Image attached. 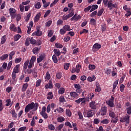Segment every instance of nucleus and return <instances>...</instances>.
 I'll use <instances>...</instances> for the list:
<instances>
[{
    "instance_id": "f257e3e1",
    "label": "nucleus",
    "mask_w": 131,
    "mask_h": 131,
    "mask_svg": "<svg viewBox=\"0 0 131 131\" xmlns=\"http://www.w3.org/2000/svg\"><path fill=\"white\" fill-rule=\"evenodd\" d=\"M38 103L34 102H31V103L28 104L25 107V112L26 113H28L30 110L34 108V111H36L38 108Z\"/></svg>"
},
{
    "instance_id": "f03ea898",
    "label": "nucleus",
    "mask_w": 131,
    "mask_h": 131,
    "mask_svg": "<svg viewBox=\"0 0 131 131\" xmlns=\"http://www.w3.org/2000/svg\"><path fill=\"white\" fill-rule=\"evenodd\" d=\"M75 102L78 105H79L81 103V106H84V105H85V103H86V102H89V98L85 97L80 98L76 100Z\"/></svg>"
},
{
    "instance_id": "7ed1b4c3",
    "label": "nucleus",
    "mask_w": 131,
    "mask_h": 131,
    "mask_svg": "<svg viewBox=\"0 0 131 131\" xmlns=\"http://www.w3.org/2000/svg\"><path fill=\"white\" fill-rule=\"evenodd\" d=\"M114 100H115V98L113 96H111L110 100L106 101V103L108 106L111 107V108H113L115 107V104H114Z\"/></svg>"
},
{
    "instance_id": "20e7f679",
    "label": "nucleus",
    "mask_w": 131,
    "mask_h": 131,
    "mask_svg": "<svg viewBox=\"0 0 131 131\" xmlns=\"http://www.w3.org/2000/svg\"><path fill=\"white\" fill-rule=\"evenodd\" d=\"M129 118H130V116L129 115H127L120 119V122L124 123L125 122L126 124H128L129 123Z\"/></svg>"
},
{
    "instance_id": "39448f33",
    "label": "nucleus",
    "mask_w": 131,
    "mask_h": 131,
    "mask_svg": "<svg viewBox=\"0 0 131 131\" xmlns=\"http://www.w3.org/2000/svg\"><path fill=\"white\" fill-rule=\"evenodd\" d=\"M99 113L101 116H105L107 114V106H103L101 107Z\"/></svg>"
},
{
    "instance_id": "423d86ee",
    "label": "nucleus",
    "mask_w": 131,
    "mask_h": 131,
    "mask_svg": "<svg viewBox=\"0 0 131 131\" xmlns=\"http://www.w3.org/2000/svg\"><path fill=\"white\" fill-rule=\"evenodd\" d=\"M101 44H99V43H95L92 48V51L94 53L97 52V51H99L100 49H101Z\"/></svg>"
},
{
    "instance_id": "0eeeda50",
    "label": "nucleus",
    "mask_w": 131,
    "mask_h": 131,
    "mask_svg": "<svg viewBox=\"0 0 131 131\" xmlns=\"http://www.w3.org/2000/svg\"><path fill=\"white\" fill-rule=\"evenodd\" d=\"M70 96L72 99H78L79 98V94L74 91L70 92Z\"/></svg>"
},
{
    "instance_id": "6e6552de",
    "label": "nucleus",
    "mask_w": 131,
    "mask_h": 131,
    "mask_svg": "<svg viewBox=\"0 0 131 131\" xmlns=\"http://www.w3.org/2000/svg\"><path fill=\"white\" fill-rule=\"evenodd\" d=\"M81 19V16L80 15H77V13H76L74 15V16L71 18V21H76L77 22L78 20H80Z\"/></svg>"
},
{
    "instance_id": "1a4fd4ad",
    "label": "nucleus",
    "mask_w": 131,
    "mask_h": 131,
    "mask_svg": "<svg viewBox=\"0 0 131 131\" xmlns=\"http://www.w3.org/2000/svg\"><path fill=\"white\" fill-rule=\"evenodd\" d=\"M74 12L72 11L66 15H64L62 16V19L63 20H68V19H69V18H71V17H73L74 16Z\"/></svg>"
},
{
    "instance_id": "9d476101",
    "label": "nucleus",
    "mask_w": 131,
    "mask_h": 131,
    "mask_svg": "<svg viewBox=\"0 0 131 131\" xmlns=\"http://www.w3.org/2000/svg\"><path fill=\"white\" fill-rule=\"evenodd\" d=\"M46 59V55L45 53H41L40 55L37 58V63H40L41 61L45 60Z\"/></svg>"
},
{
    "instance_id": "9b49d317",
    "label": "nucleus",
    "mask_w": 131,
    "mask_h": 131,
    "mask_svg": "<svg viewBox=\"0 0 131 131\" xmlns=\"http://www.w3.org/2000/svg\"><path fill=\"white\" fill-rule=\"evenodd\" d=\"M9 12L11 17L15 18V13H16V10L13 8H10L9 9Z\"/></svg>"
},
{
    "instance_id": "f8f14e48",
    "label": "nucleus",
    "mask_w": 131,
    "mask_h": 131,
    "mask_svg": "<svg viewBox=\"0 0 131 131\" xmlns=\"http://www.w3.org/2000/svg\"><path fill=\"white\" fill-rule=\"evenodd\" d=\"M94 115H95V112L93 110H90L86 112V117L88 118L93 117Z\"/></svg>"
},
{
    "instance_id": "ddd939ff",
    "label": "nucleus",
    "mask_w": 131,
    "mask_h": 131,
    "mask_svg": "<svg viewBox=\"0 0 131 131\" xmlns=\"http://www.w3.org/2000/svg\"><path fill=\"white\" fill-rule=\"evenodd\" d=\"M109 115L112 118H115V117H116V114L113 112L112 108H110L109 110Z\"/></svg>"
},
{
    "instance_id": "4468645a",
    "label": "nucleus",
    "mask_w": 131,
    "mask_h": 131,
    "mask_svg": "<svg viewBox=\"0 0 131 131\" xmlns=\"http://www.w3.org/2000/svg\"><path fill=\"white\" fill-rule=\"evenodd\" d=\"M89 107L93 109V110H96L97 109V105H96V102L92 101L89 104Z\"/></svg>"
},
{
    "instance_id": "2eb2a0df",
    "label": "nucleus",
    "mask_w": 131,
    "mask_h": 131,
    "mask_svg": "<svg viewBox=\"0 0 131 131\" xmlns=\"http://www.w3.org/2000/svg\"><path fill=\"white\" fill-rule=\"evenodd\" d=\"M9 29L11 31H13V32H16L17 27L15 26V24H11L9 27Z\"/></svg>"
},
{
    "instance_id": "dca6fc26",
    "label": "nucleus",
    "mask_w": 131,
    "mask_h": 131,
    "mask_svg": "<svg viewBox=\"0 0 131 131\" xmlns=\"http://www.w3.org/2000/svg\"><path fill=\"white\" fill-rule=\"evenodd\" d=\"M107 6L111 10H112V8H116V4H113L112 1H108L107 4Z\"/></svg>"
},
{
    "instance_id": "f3484780",
    "label": "nucleus",
    "mask_w": 131,
    "mask_h": 131,
    "mask_svg": "<svg viewBox=\"0 0 131 131\" xmlns=\"http://www.w3.org/2000/svg\"><path fill=\"white\" fill-rule=\"evenodd\" d=\"M33 34H35L36 36H41L42 35V32L39 30V28L38 27L36 28V32L33 33Z\"/></svg>"
},
{
    "instance_id": "a211bd4d",
    "label": "nucleus",
    "mask_w": 131,
    "mask_h": 131,
    "mask_svg": "<svg viewBox=\"0 0 131 131\" xmlns=\"http://www.w3.org/2000/svg\"><path fill=\"white\" fill-rule=\"evenodd\" d=\"M46 90L48 89H53V82L52 80H49V83L45 85Z\"/></svg>"
},
{
    "instance_id": "6ab92c4d",
    "label": "nucleus",
    "mask_w": 131,
    "mask_h": 131,
    "mask_svg": "<svg viewBox=\"0 0 131 131\" xmlns=\"http://www.w3.org/2000/svg\"><path fill=\"white\" fill-rule=\"evenodd\" d=\"M26 94H27V98L29 99V98H30V97H31V96L32 95V94H33V91H32V90H27Z\"/></svg>"
},
{
    "instance_id": "aec40b11",
    "label": "nucleus",
    "mask_w": 131,
    "mask_h": 131,
    "mask_svg": "<svg viewBox=\"0 0 131 131\" xmlns=\"http://www.w3.org/2000/svg\"><path fill=\"white\" fill-rule=\"evenodd\" d=\"M10 114H12V117H14V118H17L18 117V114L16 113V111H15V110H12L10 111Z\"/></svg>"
},
{
    "instance_id": "412c9836",
    "label": "nucleus",
    "mask_w": 131,
    "mask_h": 131,
    "mask_svg": "<svg viewBox=\"0 0 131 131\" xmlns=\"http://www.w3.org/2000/svg\"><path fill=\"white\" fill-rule=\"evenodd\" d=\"M19 67H20V64H17L13 69L14 73H19Z\"/></svg>"
},
{
    "instance_id": "4be33fe9",
    "label": "nucleus",
    "mask_w": 131,
    "mask_h": 131,
    "mask_svg": "<svg viewBox=\"0 0 131 131\" xmlns=\"http://www.w3.org/2000/svg\"><path fill=\"white\" fill-rule=\"evenodd\" d=\"M87 80L90 82H92V81H95V80H96V76L93 75L92 77H88Z\"/></svg>"
},
{
    "instance_id": "5701e85b",
    "label": "nucleus",
    "mask_w": 131,
    "mask_h": 131,
    "mask_svg": "<svg viewBox=\"0 0 131 131\" xmlns=\"http://www.w3.org/2000/svg\"><path fill=\"white\" fill-rule=\"evenodd\" d=\"M40 16H41V14H40V13H37L34 18V22H38V21H39Z\"/></svg>"
},
{
    "instance_id": "b1692460",
    "label": "nucleus",
    "mask_w": 131,
    "mask_h": 131,
    "mask_svg": "<svg viewBox=\"0 0 131 131\" xmlns=\"http://www.w3.org/2000/svg\"><path fill=\"white\" fill-rule=\"evenodd\" d=\"M53 52L55 54L56 56H57V57H59V56L61 55V52H60V50L59 49H54L53 50Z\"/></svg>"
},
{
    "instance_id": "393cba45",
    "label": "nucleus",
    "mask_w": 131,
    "mask_h": 131,
    "mask_svg": "<svg viewBox=\"0 0 131 131\" xmlns=\"http://www.w3.org/2000/svg\"><path fill=\"white\" fill-rule=\"evenodd\" d=\"M7 41V36L4 35L1 38V45H4Z\"/></svg>"
},
{
    "instance_id": "a878e982",
    "label": "nucleus",
    "mask_w": 131,
    "mask_h": 131,
    "mask_svg": "<svg viewBox=\"0 0 131 131\" xmlns=\"http://www.w3.org/2000/svg\"><path fill=\"white\" fill-rule=\"evenodd\" d=\"M28 88V84L27 83L24 84L21 88V91L23 92H26V90H27Z\"/></svg>"
},
{
    "instance_id": "bb28decb",
    "label": "nucleus",
    "mask_w": 131,
    "mask_h": 131,
    "mask_svg": "<svg viewBox=\"0 0 131 131\" xmlns=\"http://www.w3.org/2000/svg\"><path fill=\"white\" fill-rule=\"evenodd\" d=\"M54 98V95H53V92H50L48 94L47 99L48 100H52Z\"/></svg>"
},
{
    "instance_id": "cd10ccee",
    "label": "nucleus",
    "mask_w": 131,
    "mask_h": 131,
    "mask_svg": "<svg viewBox=\"0 0 131 131\" xmlns=\"http://www.w3.org/2000/svg\"><path fill=\"white\" fill-rule=\"evenodd\" d=\"M6 103H7L5 105L7 107L9 106H12L13 105V103H12V101H11L10 99H8L6 100Z\"/></svg>"
},
{
    "instance_id": "c85d7f7f",
    "label": "nucleus",
    "mask_w": 131,
    "mask_h": 131,
    "mask_svg": "<svg viewBox=\"0 0 131 131\" xmlns=\"http://www.w3.org/2000/svg\"><path fill=\"white\" fill-rule=\"evenodd\" d=\"M95 97V94L94 93H90L88 95V97H86L88 99L89 102L90 101V100H92L93 98Z\"/></svg>"
},
{
    "instance_id": "c756f323",
    "label": "nucleus",
    "mask_w": 131,
    "mask_h": 131,
    "mask_svg": "<svg viewBox=\"0 0 131 131\" xmlns=\"http://www.w3.org/2000/svg\"><path fill=\"white\" fill-rule=\"evenodd\" d=\"M8 57H9V54H6L3 55L1 57H0V59L2 61H4V60H6V59H7Z\"/></svg>"
},
{
    "instance_id": "7c9ffc66",
    "label": "nucleus",
    "mask_w": 131,
    "mask_h": 131,
    "mask_svg": "<svg viewBox=\"0 0 131 131\" xmlns=\"http://www.w3.org/2000/svg\"><path fill=\"white\" fill-rule=\"evenodd\" d=\"M25 45L26 47H28L30 45V38L27 37L26 39Z\"/></svg>"
},
{
    "instance_id": "2f4dec72",
    "label": "nucleus",
    "mask_w": 131,
    "mask_h": 131,
    "mask_svg": "<svg viewBox=\"0 0 131 131\" xmlns=\"http://www.w3.org/2000/svg\"><path fill=\"white\" fill-rule=\"evenodd\" d=\"M90 24L91 25H93V26H96V25H97V21L96 19L94 18H91L90 19Z\"/></svg>"
},
{
    "instance_id": "473e14b6",
    "label": "nucleus",
    "mask_w": 131,
    "mask_h": 131,
    "mask_svg": "<svg viewBox=\"0 0 131 131\" xmlns=\"http://www.w3.org/2000/svg\"><path fill=\"white\" fill-rule=\"evenodd\" d=\"M66 114L68 116V117H71L72 116V113H71V111H70V109H67L66 111Z\"/></svg>"
},
{
    "instance_id": "72a5a7b5",
    "label": "nucleus",
    "mask_w": 131,
    "mask_h": 131,
    "mask_svg": "<svg viewBox=\"0 0 131 131\" xmlns=\"http://www.w3.org/2000/svg\"><path fill=\"white\" fill-rule=\"evenodd\" d=\"M13 38H14V41H18V40L21 38V36L20 34H16L14 36Z\"/></svg>"
},
{
    "instance_id": "f704fd0d",
    "label": "nucleus",
    "mask_w": 131,
    "mask_h": 131,
    "mask_svg": "<svg viewBox=\"0 0 131 131\" xmlns=\"http://www.w3.org/2000/svg\"><path fill=\"white\" fill-rule=\"evenodd\" d=\"M39 50H40V48L38 49L37 47H35L32 50V52L33 54H38V52H39Z\"/></svg>"
},
{
    "instance_id": "c9c22d12",
    "label": "nucleus",
    "mask_w": 131,
    "mask_h": 131,
    "mask_svg": "<svg viewBox=\"0 0 131 131\" xmlns=\"http://www.w3.org/2000/svg\"><path fill=\"white\" fill-rule=\"evenodd\" d=\"M91 6V9L90 11V13H92V12H93V11H95V10H97V9H98V5H93Z\"/></svg>"
},
{
    "instance_id": "e433bc0d",
    "label": "nucleus",
    "mask_w": 131,
    "mask_h": 131,
    "mask_svg": "<svg viewBox=\"0 0 131 131\" xmlns=\"http://www.w3.org/2000/svg\"><path fill=\"white\" fill-rule=\"evenodd\" d=\"M63 29H65L66 31H70L71 30V28H70V26L68 25H64L63 27Z\"/></svg>"
},
{
    "instance_id": "4c0bfd02",
    "label": "nucleus",
    "mask_w": 131,
    "mask_h": 131,
    "mask_svg": "<svg viewBox=\"0 0 131 131\" xmlns=\"http://www.w3.org/2000/svg\"><path fill=\"white\" fill-rule=\"evenodd\" d=\"M105 9L104 8H101L97 13V16L98 17H101L102 16V14L104 12Z\"/></svg>"
},
{
    "instance_id": "58836bf2",
    "label": "nucleus",
    "mask_w": 131,
    "mask_h": 131,
    "mask_svg": "<svg viewBox=\"0 0 131 131\" xmlns=\"http://www.w3.org/2000/svg\"><path fill=\"white\" fill-rule=\"evenodd\" d=\"M64 93H65V89H64L63 88H60L58 91V94L59 95H63Z\"/></svg>"
},
{
    "instance_id": "ea45409f",
    "label": "nucleus",
    "mask_w": 131,
    "mask_h": 131,
    "mask_svg": "<svg viewBox=\"0 0 131 131\" xmlns=\"http://www.w3.org/2000/svg\"><path fill=\"white\" fill-rule=\"evenodd\" d=\"M104 72L105 74H106L107 75H110V74H111V69H109V68H107L106 69H104Z\"/></svg>"
},
{
    "instance_id": "a19ab883",
    "label": "nucleus",
    "mask_w": 131,
    "mask_h": 131,
    "mask_svg": "<svg viewBox=\"0 0 131 131\" xmlns=\"http://www.w3.org/2000/svg\"><path fill=\"white\" fill-rule=\"evenodd\" d=\"M29 64V59H28L27 61H25L24 64V68L25 70L27 69V67H28Z\"/></svg>"
},
{
    "instance_id": "79ce46f5",
    "label": "nucleus",
    "mask_w": 131,
    "mask_h": 131,
    "mask_svg": "<svg viewBox=\"0 0 131 131\" xmlns=\"http://www.w3.org/2000/svg\"><path fill=\"white\" fill-rule=\"evenodd\" d=\"M15 54V51H12L10 54H9V60H12L13 59V56H14Z\"/></svg>"
},
{
    "instance_id": "37998d69",
    "label": "nucleus",
    "mask_w": 131,
    "mask_h": 131,
    "mask_svg": "<svg viewBox=\"0 0 131 131\" xmlns=\"http://www.w3.org/2000/svg\"><path fill=\"white\" fill-rule=\"evenodd\" d=\"M13 64V61H10L8 64L7 70L9 71L11 69V67H12V65Z\"/></svg>"
},
{
    "instance_id": "c03bdc74",
    "label": "nucleus",
    "mask_w": 131,
    "mask_h": 131,
    "mask_svg": "<svg viewBox=\"0 0 131 131\" xmlns=\"http://www.w3.org/2000/svg\"><path fill=\"white\" fill-rule=\"evenodd\" d=\"M65 121V118L63 117H59L57 118L58 122H63V121Z\"/></svg>"
},
{
    "instance_id": "a18cd8bd",
    "label": "nucleus",
    "mask_w": 131,
    "mask_h": 131,
    "mask_svg": "<svg viewBox=\"0 0 131 131\" xmlns=\"http://www.w3.org/2000/svg\"><path fill=\"white\" fill-rule=\"evenodd\" d=\"M35 9H40L41 8V5H40V3L37 2L35 4Z\"/></svg>"
},
{
    "instance_id": "49530a36",
    "label": "nucleus",
    "mask_w": 131,
    "mask_h": 131,
    "mask_svg": "<svg viewBox=\"0 0 131 131\" xmlns=\"http://www.w3.org/2000/svg\"><path fill=\"white\" fill-rule=\"evenodd\" d=\"M89 70H91V71H93V70L96 69V66H95L94 64H89Z\"/></svg>"
},
{
    "instance_id": "de8ad7c7",
    "label": "nucleus",
    "mask_w": 131,
    "mask_h": 131,
    "mask_svg": "<svg viewBox=\"0 0 131 131\" xmlns=\"http://www.w3.org/2000/svg\"><path fill=\"white\" fill-rule=\"evenodd\" d=\"M4 104H3V100L0 99V112H2L4 110Z\"/></svg>"
},
{
    "instance_id": "09e8293b",
    "label": "nucleus",
    "mask_w": 131,
    "mask_h": 131,
    "mask_svg": "<svg viewBox=\"0 0 131 131\" xmlns=\"http://www.w3.org/2000/svg\"><path fill=\"white\" fill-rule=\"evenodd\" d=\"M30 43L31 45H36V40L34 39L33 37L30 38Z\"/></svg>"
},
{
    "instance_id": "8fccbe9b",
    "label": "nucleus",
    "mask_w": 131,
    "mask_h": 131,
    "mask_svg": "<svg viewBox=\"0 0 131 131\" xmlns=\"http://www.w3.org/2000/svg\"><path fill=\"white\" fill-rule=\"evenodd\" d=\"M101 123H102V124H108L109 123V120L105 119L101 121Z\"/></svg>"
},
{
    "instance_id": "3c124183",
    "label": "nucleus",
    "mask_w": 131,
    "mask_h": 131,
    "mask_svg": "<svg viewBox=\"0 0 131 131\" xmlns=\"http://www.w3.org/2000/svg\"><path fill=\"white\" fill-rule=\"evenodd\" d=\"M55 47H56V48H57L58 49H62V48H63V45H62V44H60V43H56L55 44Z\"/></svg>"
},
{
    "instance_id": "603ef678",
    "label": "nucleus",
    "mask_w": 131,
    "mask_h": 131,
    "mask_svg": "<svg viewBox=\"0 0 131 131\" xmlns=\"http://www.w3.org/2000/svg\"><path fill=\"white\" fill-rule=\"evenodd\" d=\"M81 68V66L80 64H78L76 67V72L77 73H79V71H80V69Z\"/></svg>"
},
{
    "instance_id": "864d4df0",
    "label": "nucleus",
    "mask_w": 131,
    "mask_h": 131,
    "mask_svg": "<svg viewBox=\"0 0 131 131\" xmlns=\"http://www.w3.org/2000/svg\"><path fill=\"white\" fill-rule=\"evenodd\" d=\"M127 114H128V115H131V106H129V107H127L126 108Z\"/></svg>"
},
{
    "instance_id": "5fc2aeb1",
    "label": "nucleus",
    "mask_w": 131,
    "mask_h": 131,
    "mask_svg": "<svg viewBox=\"0 0 131 131\" xmlns=\"http://www.w3.org/2000/svg\"><path fill=\"white\" fill-rule=\"evenodd\" d=\"M52 60L54 63H58V59L57 58V56H56V55H53L52 56Z\"/></svg>"
},
{
    "instance_id": "6e6d98bb",
    "label": "nucleus",
    "mask_w": 131,
    "mask_h": 131,
    "mask_svg": "<svg viewBox=\"0 0 131 131\" xmlns=\"http://www.w3.org/2000/svg\"><path fill=\"white\" fill-rule=\"evenodd\" d=\"M40 115H41V116L43 117L45 119H47V118L48 117V114L46 113H40Z\"/></svg>"
},
{
    "instance_id": "4d7b16f0",
    "label": "nucleus",
    "mask_w": 131,
    "mask_h": 131,
    "mask_svg": "<svg viewBox=\"0 0 131 131\" xmlns=\"http://www.w3.org/2000/svg\"><path fill=\"white\" fill-rule=\"evenodd\" d=\"M13 90V87L12 86H8L6 89V92L7 93H11L12 91Z\"/></svg>"
},
{
    "instance_id": "13d9d810",
    "label": "nucleus",
    "mask_w": 131,
    "mask_h": 131,
    "mask_svg": "<svg viewBox=\"0 0 131 131\" xmlns=\"http://www.w3.org/2000/svg\"><path fill=\"white\" fill-rule=\"evenodd\" d=\"M70 65V63H64V64L63 66L64 69L65 70H68V69H69Z\"/></svg>"
},
{
    "instance_id": "bf43d9fd",
    "label": "nucleus",
    "mask_w": 131,
    "mask_h": 131,
    "mask_svg": "<svg viewBox=\"0 0 131 131\" xmlns=\"http://www.w3.org/2000/svg\"><path fill=\"white\" fill-rule=\"evenodd\" d=\"M117 121H118V117H115L114 119L111 120V122H113V123H117Z\"/></svg>"
},
{
    "instance_id": "052dcab7",
    "label": "nucleus",
    "mask_w": 131,
    "mask_h": 131,
    "mask_svg": "<svg viewBox=\"0 0 131 131\" xmlns=\"http://www.w3.org/2000/svg\"><path fill=\"white\" fill-rule=\"evenodd\" d=\"M30 17H31V12H30L26 16V19H25L26 22H28V21H29V19H30Z\"/></svg>"
},
{
    "instance_id": "680f3d73",
    "label": "nucleus",
    "mask_w": 131,
    "mask_h": 131,
    "mask_svg": "<svg viewBox=\"0 0 131 131\" xmlns=\"http://www.w3.org/2000/svg\"><path fill=\"white\" fill-rule=\"evenodd\" d=\"M59 101L60 103H64V102H65V98L64 96H60L59 98Z\"/></svg>"
},
{
    "instance_id": "e2e57ef3",
    "label": "nucleus",
    "mask_w": 131,
    "mask_h": 131,
    "mask_svg": "<svg viewBox=\"0 0 131 131\" xmlns=\"http://www.w3.org/2000/svg\"><path fill=\"white\" fill-rule=\"evenodd\" d=\"M59 33L61 34V35H64V34L66 33V31L64 28L61 29L59 31Z\"/></svg>"
},
{
    "instance_id": "0e129e2a",
    "label": "nucleus",
    "mask_w": 131,
    "mask_h": 131,
    "mask_svg": "<svg viewBox=\"0 0 131 131\" xmlns=\"http://www.w3.org/2000/svg\"><path fill=\"white\" fill-rule=\"evenodd\" d=\"M56 77L57 79H61L62 77V73H58L56 74Z\"/></svg>"
},
{
    "instance_id": "69168bd1",
    "label": "nucleus",
    "mask_w": 131,
    "mask_h": 131,
    "mask_svg": "<svg viewBox=\"0 0 131 131\" xmlns=\"http://www.w3.org/2000/svg\"><path fill=\"white\" fill-rule=\"evenodd\" d=\"M48 127L50 130H55V126L52 124L49 125Z\"/></svg>"
},
{
    "instance_id": "338daca9",
    "label": "nucleus",
    "mask_w": 131,
    "mask_h": 131,
    "mask_svg": "<svg viewBox=\"0 0 131 131\" xmlns=\"http://www.w3.org/2000/svg\"><path fill=\"white\" fill-rule=\"evenodd\" d=\"M78 115L79 116V119H83V115H82V113H81V112H78Z\"/></svg>"
},
{
    "instance_id": "774afa93",
    "label": "nucleus",
    "mask_w": 131,
    "mask_h": 131,
    "mask_svg": "<svg viewBox=\"0 0 131 131\" xmlns=\"http://www.w3.org/2000/svg\"><path fill=\"white\" fill-rule=\"evenodd\" d=\"M101 30L102 32L106 31V24H103L101 25Z\"/></svg>"
}]
</instances>
